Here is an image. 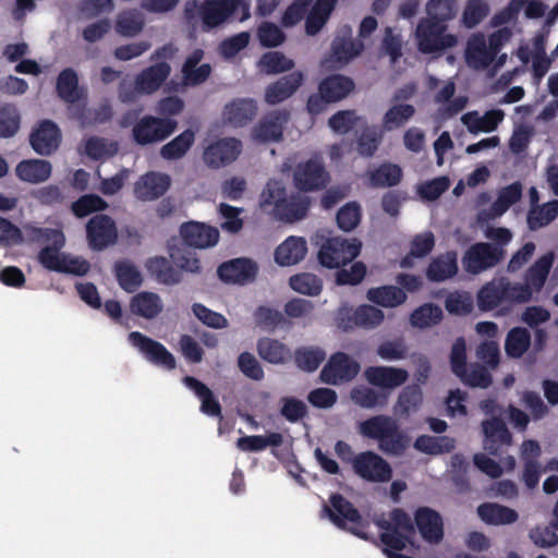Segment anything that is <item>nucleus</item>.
Returning <instances> with one entry per match:
<instances>
[{
	"label": "nucleus",
	"mask_w": 558,
	"mask_h": 558,
	"mask_svg": "<svg viewBox=\"0 0 558 558\" xmlns=\"http://www.w3.org/2000/svg\"><path fill=\"white\" fill-rule=\"evenodd\" d=\"M259 206L277 220L292 223L306 217L311 202L299 193L289 195L281 181L269 179L260 193Z\"/></svg>",
	"instance_id": "nucleus-1"
},
{
	"label": "nucleus",
	"mask_w": 558,
	"mask_h": 558,
	"mask_svg": "<svg viewBox=\"0 0 558 558\" xmlns=\"http://www.w3.org/2000/svg\"><path fill=\"white\" fill-rule=\"evenodd\" d=\"M361 436L374 439L386 454L402 456L410 447V437L400 429L398 422L386 414L371 416L357 425Z\"/></svg>",
	"instance_id": "nucleus-2"
},
{
	"label": "nucleus",
	"mask_w": 558,
	"mask_h": 558,
	"mask_svg": "<svg viewBox=\"0 0 558 558\" xmlns=\"http://www.w3.org/2000/svg\"><path fill=\"white\" fill-rule=\"evenodd\" d=\"M242 4L241 0H189L184 4L183 15L187 24L201 21V29L208 33L226 23Z\"/></svg>",
	"instance_id": "nucleus-3"
},
{
	"label": "nucleus",
	"mask_w": 558,
	"mask_h": 558,
	"mask_svg": "<svg viewBox=\"0 0 558 558\" xmlns=\"http://www.w3.org/2000/svg\"><path fill=\"white\" fill-rule=\"evenodd\" d=\"M508 36V31L500 29L489 35L487 41L484 34H473L468 39L465 47V61L468 65L475 70L488 68L500 51Z\"/></svg>",
	"instance_id": "nucleus-4"
},
{
	"label": "nucleus",
	"mask_w": 558,
	"mask_h": 558,
	"mask_svg": "<svg viewBox=\"0 0 558 558\" xmlns=\"http://www.w3.org/2000/svg\"><path fill=\"white\" fill-rule=\"evenodd\" d=\"M361 248L362 243L356 238H328L320 243L317 259L325 268L339 269L352 263L360 255Z\"/></svg>",
	"instance_id": "nucleus-5"
},
{
	"label": "nucleus",
	"mask_w": 558,
	"mask_h": 558,
	"mask_svg": "<svg viewBox=\"0 0 558 558\" xmlns=\"http://www.w3.org/2000/svg\"><path fill=\"white\" fill-rule=\"evenodd\" d=\"M447 24L423 19L416 27L417 48L422 53H434L457 45V36L447 34Z\"/></svg>",
	"instance_id": "nucleus-6"
},
{
	"label": "nucleus",
	"mask_w": 558,
	"mask_h": 558,
	"mask_svg": "<svg viewBox=\"0 0 558 558\" xmlns=\"http://www.w3.org/2000/svg\"><path fill=\"white\" fill-rule=\"evenodd\" d=\"M506 255L504 247L488 243L472 244L462 257V266L468 274L480 275L497 266Z\"/></svg>",
	"instance_id": "nucleus-7"
},
{
	"label": "nucleus",
	"mask_w": 558,
	"mask_h": 558,
	"mask_svg": "<svg viewBox=\"0 0 558 558\" xmlns=\"http://www.w3.org/2000/svg\"><path fill=\"white\" fill-rule=\"evenodd\" d=\"M293 184L300 192L324 190L330 181L329 172L319 157L299 162L293 169Z\"/></svg>",
	"instance_id": "nucleus-8"
},
{
	"label": "nucleus",
	"mask_w": 558,
	"mask_h": 558,
	"mask_svg": "<svg viewBox=\"0 0 558 558\" xmlns=\"http://www.w3.org/2000/svg\"><path fill=\"white\" fill-rule=\"evenodd\" d=\"M355 475L371 483H386L392 477L390 464L378 453L367 450L355 454L351 461Z\"/></svg>",
	"instance_id": "nucleus-9"
},
{
	"label": "nucleus",
	"mask_w": 558,
	"mask_h": 558,
	"mask_svg": "<svg viewBox=\"0 0 558 558\" xmlns=\"http://www.w3.org/2000/svg\"><path fill=\"white\" fill-rule=\"evenodd\" d=\"M177 126L178 123L173 119L144 116L133 126L132 135L136 144L144 146L166 140L175 131Z\"/></svg>",
	"instance_id": "nucleus-10"
},
{
	"label": "nucleus",
	"mask_w": 558,
	"mask_h": 558,
	"mask_svg": "<svg viewBox=\"0 0 558 558\" xmlns=\"http://www.w3.org/2000/svg\"><path fill=\"white\" fill-rule=\"evenodd\" d=\"M129 341L137 348L144 357L151 364L172 371L177 366L173 354L159 341L154 340L140 331H132Z\"/></svg>",
	"instance_id": "nucleus-11"
},
{
	"label": "nucleus",
	"mask_w": 558,
	"mask_h": 558,
	"mask_svg": "<svg viewBox=\"0 0 558 558\" xmlns=\"http://www.w3.org/2000/svg\"><path fill=\"white\" fill-rule=\"evenodd\" d=\"M360 364L344 352L333 353L320 371V380L328 385L351 381L360 372Z\"/></svg>",
	"instance_id": "nucleus-12"
},
{
	"label": "nucleus",
	"mask_w": 558,
	"mask_h": 558,
	"mask_svg": "<svg viewBox=\"0 0 558 558\" xmlns=\"http://www.w3.org/2000/svg\"><path fill=\"white\" fill-rule=\"evenodd\" d=\"M86 238L94 251H102L116 243L118 229L114 220L105 214L95 215L86 223Z\"/></svg>",
	"instance_id": "nucleus-13"
},
{
	"label": "nucleus",
	"mask_w": 558,
	"mask_h": 558,
	"mask_svg": "<svg viewBox=\"0 0 558 558\" xmlns=\"http://www.w3.org/2000/svg\"><path fill=\"white\" fill-rule=\"evenodd\" d=\"M323 512L339 529L345 530L347 523L354 526L362 524V515L354 505L339 493L329 497V506H323Z\"/></svg>",
	"instance_id": "nucleus-14"
},
{
	"label": "nucleus",
	"mask_w": 558,
	"mask_h": 558,
	"mask_svg": "<svg viewBox=\"0 0 558 558\" xmlns=\"http://www.w3.org/2000/svg\"><path fill=\"white\" fill-rule=\"evenodd\" d=\"M289 117L287 110L270 111L253 128V138L258 143L280 142Z\"/></svg>",
	"instance_id": "nucleus-15"
},
{
	"label": "nucleus",
	"mask_w": 558,
	"mask_h": 558,
	"mask_svg": "<svg viewBox=\"0 0 558 558\" xmlns=\"http://www.w3.org/2000/svg\"><path fill=\"white\" fill-rule=\"evenodd\" d=\"M257 264L245 257L234 258L222 263L217 274L221 281L227 283L245 284L253 282L257 276Z\"/></svg>",
	"instance_id": "nucleus-16"
},
{
	"label": "nucleus",
	"mask_w": 558,
	"mask_h": 558,
	"mask_svg": "<svg viewBox=\"0 0 558 558\" xmlns=\"http://www.w3.org/2000/svg\"><path fill=\"white\" fill-rule=\"evenodd\" d=\"M242 151V143L234 137L221 138L210 144L204 151V161L213 168L233 162Z\"/></svg>",
	"instance_id": "nucleus-17"
},
{
	"label": "nucleus",
	"mask_w": 558,
	"mask_h": 558,
	"mask_svg": "<svg viewBox=\"0 0 558 558\" xmlns=\"http://www.w3.org/2000/svg\"><path fill=\"white\" fill-rule=\"evenodd\" d=\"M484 449L492 456H499L502 447L511 446L512 435L500 417H492L482 422Z\"/></svg>",
	"instance_id": "nucleus-18"
},
{
	"label": "nucleus",
	"mask_w": 558,
	"mask_h": 558,
	"mask_svg": "<svg viewBox=\"0 0 558 558\" xmlns=\"http://www.w3.org/2000/svg\"><path fill=\"white\" fill-rule=\"evenodd\" d=\"M417 527L422 538L429 544H438L444 537L441 515L429 507H420L414 513V527Z\"/></svg>",
	"instance_id": "nucleus-19"
},
{
	"label": "nucleus",
	"mask_w": 558,
	"mask_h": 558,
	"mask_svg": "<svg viewBox=\"0 0 558 558\" xmlns=\"http://www.w3.org/2000/svg\"><path fill=\"white\" fill-rule=\"evenodd\" d=\"M29 142L37 154L49 156L60 146V129L53 121L43 120L38 128L31 133Z\"/></svg>",
	"instance_id": "nucleus-20"
},
{
	"label": "nucleus",
	"mask_w": 558,
	"mask_h": 558,
	"mask_svg": "<svg viewBox=\"0 0 558 558\" xmlns=\"http://www.w3.org/2000/svg\"><path fill=\"white\" fill-rule=\"evenodd\" d=\"M180 235L184 244L191 248L210 247L219 240V232L216 228L195 221L183 223L180 227Z\"/></svg>",
	"instance_id": "nucleus-21"
},
{
	"label": "nucleus",
	"mask_w": 558,
	"mask_h": 558,
	"mask_svg": "<svg viewBox=\"0 0 558 558\" xmlns=\"http://www.w3.org/2000/svg\"><path fill=\"white\" fill-rule=\"evenodd\" d=\"M368 384L383 389H395L402 386L409 378L404 368L392 366H368L364 371Z\"/></svg>",
	"instance_id": "nucleus-22"
},
{
	"label": "nucleus",
	"mask_w": 558,
	"mask_h": 558,
	"mask_svg": "<svg viewBox=\"0 0 558 558\" xmlns=\"http://www.w3.org/2000/svg\"><path fill=\"white\" fill-rule=\"evenodd\" d=\"M170 187L168 174L148 172L134 186L135 195L142 201H154L162 196Z\"/></svg>",
	"instance_id": "nucleus-23"
},
{
	"label": "nucleus",
	"mask_w": 558,
	"mask_h": 558,
	"mask_svg": "<svg viewBox=\"0 0 558 558\" xmlns=\"http://www.w3.org/2000/svg\"><path fill=\"white\" fill-rule=\"evenodd\" d=\"M304 80L302 72H292L283 75L275 83L267 86L265 100L269 105H277L291 97L302 85Z\"/></svg>",
	"instance_id": "nucleus-24"
},
{
	"label": "nucleus",
	"mask_w": 558,
	"mask_h": 558,
	"mask_svg": "<svg viewBox=\"0 0 558 558\" xmlns=\"http://www.w3.org/2000/svg\"><path fill=\"white\" fill-rule=\"evenodd\" d=\"M171 66L167 62H159L144 69L135 78V89L140 94H153L159 89L168 78Z\"/></svg>",
	"instance_id": "nucleus-25"
},
{
	"label": "nucleus",
	"mask_w": 558,
	"mask_h": 558,
	"mask_svg": "<svg viewBox=\"0 0 558 558\" xmlns=\"http://www.w3.org/2000/svg\"><path fill=\"white\" fill-rule=\"evenodd\" d=\"M58 97L66 104H76L86 98V90L80 86L78 75L72 68L63 69L56 82Z\"/></svg>",
	"instance_id": "nucleus-26"
},
{
	"label": "nucleus",
	"mask_w": 558,
	"mask_h": 558,
	"mask_svg": "<svg viewBox=\"0 0 558 558\" xmlns=\"http://www.w3.org/2000/svg\"><path fill=\"white\" fill-rule=\"evenodd\" d=\"M355 87L354 81L343 74H330L320 81L318 90L329 102L344 99Z\"/></svg>",
	"instance_id": "nucleus-27"
},
{
	"label": "nucleus",
	"mask_w": 558,
	"mask_h": 558,
	"mask_svg": "<svg viewBox=\"0 0 558 558\" xmlns=\"http://www.w3.org/2000/svg\"><path fill=\"white\" fill-rule=\"evenodd\" d=\"M257 113V104L251 98H238L227 104L223 109L226 121L233 126H244Z\"/></svg>",
	"instance_id": "nucleus-28"
},
{
	"label": "nucleus",
	"mask_w": 558,
	"mask_h": 558,
	"mask_svg": "<svg viewBox=\"0 0 558 558\" xmlns=\"http://www.w3.org/2000/svg\"><path fill=\"white\" fill-rule=\"evenodd\" d=\"M307 253V243L303 238L289 236L275 251V260L280 266L300 263Z\"/></svg>",
	"instance_id": "nucleus-29"
},
{
	"label": "nucleus",
	"mask_w": 558,
	"mask_h": 558,
	"mask_svg": "<svg viewBox=\"0 0 558 558\" xmlns=\"http://www.w3.org/2000/svg\"><path fill=\"white\" fill-rule=\"evenodd\" d=\"M458 272V255L454 251H449L434 257L427 269L426 277L432 282H441L452 278Z\"/></svg>",
	"instance_id": "nucleus-30"
},
{
	"label": "nucleus",
	"mask_w": 558,
	"mask_h": 558,
	"mask_svg": "<svg viewBox=\"0 0 558 558\" xmlns=\"http://www.w3.org/2000/svg\"><path fill=\"white\" fill-rule=\"evenodd\" d=\"M182 381L201 399V411L204 414L213 417H222L219 401L204 383L193 376H185Z\"/></svg>",
	"instance_id": "nucleus-31"
},
{
	"label": "nucleus",
	"mask_w": 558,
	"mask_h": 558,
	"mask_svg": "<svg viewBox=\"0 0 558 558\" xmlns=\"http://www.w3.org/2000/svg\"><path fill=\"white\" fill-rule=\"evenodd\" d=\"M477 515L488 525H506L518 521L514 509L496 502H484L477 507Z\"/></svg>",
	"instance_id": "nucleus-32"
},
{
	"label": "nucleus",
	"mask_w": 558,
	"mask_h": 558,
	"mask_svg": "<svg viewBox=\"0 0 558 558\" xmlns=\"http://www.w3.org/2000/svg\"><path fill=\"white\" fill-rule=\"evenodd\" d=\"M256 351L262 360L270 364H284L292 359V352L287 344L269 337L257 340Z\"/></svg>",
	"instance_id": "nucleus-33"
},
{
	"label": "nucleus",
	"mask_w": 558,
	"mask_h": 558,
	"mask_svg": "<svg viewBox=\"0 0 558 558\" xmlns=\"http://www.w3.org/2000/svg\"><path fill=\"white\" fill-rule=\"evenodd\" d=\"M15 172L24 182L41 183L51 175V163L44 159H26L17 163Z\"/></svg>",
	"instance_id": "nucleus-34"
},
{
	"label": "nucleus",
	"mask_w": 558,
	"mask_h": 558,
	"mask_svg": "<svg viewBox=\"0 0 558 558\" xmlns=\"http://www.w3.org/2000/svg\"><path fill=\"white\" fill-rule=\"evenodd\" d=\"M163 308L160 296L155 292L143 291L135 294L130 301V310L133 314L153 319L157 317Z\"/></svg>",
	"instance_id": "nucleus-35"
},
{
	"label": "nucleus",
	"mask_w": 558,
	"mask_h": 558,
	"mask_svg": "<svg viewBox=\"0 0 558 558\" xmlns=\"http://www.w3.org/2000/svg\"><path fill=\"white\" fill-rule=\"evenodd\" d=\"M477 306L482 312H489L506 303L501 277L486 282L477 292Z\"/></svg>",
	"instance_id": "nucleus-36"
},
{
	"label": "nucleus",
	"mask_w": 558,
	"mask_h": 558,
	"mask_svg": "<svg viewBox=\"0 0 558 558\" xmlns=\"http://www.w3.org/2000/svg\"><path fill=\"white\" fill-rule=\"evenodd\" d=\"M554 263V253L549 252L537 258L532 264L524 275L525 284L530 286L533 292H539L550 272Z\"/></svg>",
	"instance_id": "nucleus-37"
},
{
	"label": "nucleus",
	"mask_w": 558,
	"mask_h": 558,
	"mask_svg": "<svg viewBox=\"0 0 558 558\" xmlns=\"http://www.w3.org/2000/svg\"><path fill=\"white\" fill-rule=\"evenodd\" d=\"M113 272L121 289L128 293L135 292L143 283L141 271L129 259L117 260Z\"/></svg>",
	"instance_id": "nucleus-38"
},
{
	"label": "nucleus",
	"mask_w": 558,
	"mask_h": 558,
	"mask_svg": "<svg viewBox=\"0 0 558 558\" xmlns=\"http://www.w3.org/2000/svg\"><path fill=\"white\" fill-rule=\"evenodd\" d=\"M146 268L159 283L172 286L179 283L182 279L181 271L175 269L163 256L149 258Z\"/></svg>",
	"instance_id": "nucleus-39"
},
{
	"label": "nucleus",
	"mask_w": 558,
	"mask_h": 558,
	"mask_svg": "<svg viewBox=\"0 0 558 558\" xmlns=\"http://www.w3.org/2000/svg\"><path fill=\"white\" fill-rule=\"evenodd\" d=\"M367 299L383 307H396L407 301V293L400 287L381 286L371 288L367 291Z\"/></svg>",
	"instance_id": "nucleus-40"
},
{
	"label": "nucleus",
	"mask_w": 558,
	"mask_h": 558,
	"mask_svg": "<svg viewBox=\"0 0 558 558\" xmlns=\"http://www.w3.org/2000/svg\"><path fill=\"white\" fill-rule=\"evenodd\" d=\"M368 179L372 187L396 186L402 180V170L396 163L385 162L368 171Z\"/></svg>",
	"instance_id": "nucleus-41"
},
{
	"label": "nucleus",
	"mask_w": 558,
	"mask_h": 558,
	"mask_svg": "<svg viewBox=\"0 0 558 558\" xmlns=\"http://www.w3.org/2000/svg\"><path fill=\"white\" fill-rule=\"evenodd\" d=\"M376 525L384 531L401 532L412 536L415 534L411 517L401 508L392 509L389 512V520L379 519Z\"/></svg>",
	"instance_id": "nucleus-42"
},
{
	"label": "nucleus",
	"mask_w": 558,
	"mask_h": 558,
	"mask_svg": "<svg viewBox=\"0 0 558 558\" xmlns=\"http://www.w3.org/2000/svg\"><path fill=\"white\" fill-rule=\"evenodd\" d=\"M283 442V437L280 433H269L266 436L252 435L240 437L236 441V447L245 452H257L265 450L268 446L279 447Z\"/></svg>",
	"instance_id": "nucleus-43"
},
{
	"label": "nucleus",
	"mask_w": 558,
	"mask_h": 558,
	"mask_svg": "<svg viewBox=\"0 0 558 558\" xmlns=\"http://www.w3.org/2000/svg\"><path fill=\"white\" fill-rule=\"evenodd\" d=\"M530 344V331L523 327H514L507 333L505 350L508 356L519 359L527 351Z\"/></svg>",
	"instance_id": "nucleus-44"
},
{
	"label": "nucleus",
	"mask_w": 558,
	"mask_h": 558,
	"mask_svg": "<svg viewBox=\"0 0 558 558\" xmlns=\"http://www.w3.org/2000/svg\"><path fill=\"white\" fill-rule=\"evenodd\" d=\"M558 216V201H551L543 206H532L527 213V226L531 230H538L553 220H555Z\"/></svg>",
	"instance_id": "nucleus-45"
},
{
	"label": "nucleus",
	"mask_w": 558,
	"mask_h": 558,
	"mask_svg": "<svg viewBox=\"0 0 558 558\" xmlns=\"http://www.w3.org/2000/svg\"><path fill=\"white\" fill-rule=\"evenodd\" d=\"M442 316V310L439 305L425 303L411 313L410 323L413 327L423 329L439 324Z\"/></svg>",
	"instance_id": "nucleus-46"
},
{
	"label": "nucleus",
	"mask_w": 558,
	"mask_h": 558,
	"mask_svg": "<svg viewBox=\"0 0 558 558\" xmlns=\"http://www.w3.org/2000/svg\"><path fill=\"white\" fill-rule=\"evenodd\" d=\"M195 141V134L191 130H185L172 141L163 145L160 155L167 160H175L182 158L192 147Z\"/></svg>",
	"instance_id": "nucleus-47"
},
{
	"label": "nucleus",
	"mask_w": 558,
	"mask_h": 558,
	"mask_svg": "<svg viewBox=\"0 0 558 558\" xmlns=\"http://www.w3.org/2000/svg\"><path fill=\"white\" fill-rule=\"evenodd\" d=\"M119 146L114 141L99 136H90L85 142V154L93 160H106L118 153Z\"/></svg>",
	"instance_id": "nucleus-48"
},
{
	"label": "nucleus",
	"mask_w": 558,
	"mask_h": 558,
	"mask_svg": "<svg viewBox=\"0 0 558 558\" xmlns=\"http://www.w3.org/2000/svg\"><path fill=\"white\" fill-rule=\"evenodd\" d=\"M351 400L363 409H374L387 404L388 395L378 392L366 386L354 387L350 392Z\"/></svg>",
	"instance_id": "nucleus-49"
},
{
	"label": "nucleus",
	"mask_w": 558,
	"mask_h": 558,
	"mask_svg": "<svg viewBox=\"0 0 558 558\" xmlns=\"http://www.w3.org/2000/svg\"><path fill=\"white\" fill-rule=\"evenodd\" d=\"M364 50V44L360 39L336 38L331 46L332 58L341 63H347L361 54Z\"/></svg>",
	"instance_id": "nucleus-50"
},
{
	"label": "nucleus",
	"mask_w": 558,
	"mask_h": 558,
	"mask_svg": "<svg viewBox=\"0 0 558 558\" xmlns=\"http://www.w3.org/2000/svg\"><path fill=\"white\" fill-rule=\"evenodd\" d=\"M325 359V351L317 347L299 348L294 352V361L296 366L305 372L316 371Z\"/></svg>",
	"instance_id": "nucleus-51"
},
{
	"label": "nucleus",
	"mask_w": 558,
	"mask_h": 558,
	"mask_svg": "<svg viewBox=\"0 0 558 558\" xmlns=\"http://www.w3.org/2000/svg\"><path fill=\"white\" fill-rule=\"evenodd\" d=\"M415 113V108L409 104L390 107L383 118V128L386 131L403 126Z\"/></svg>",
	"instance_id": "nucleus-52"
},
{
	"label": "nucleus",
	"mask_w": 558,
	"mask_h": 558,
	"mask_svg": "<svg viewBox=\"0 0 558 558\" xmlns=\"http://www.w3.org/2000/svg\"><path fill=\"white\" fill-rule=\"evenodd\" d=\"M21 125V116L14 105L5 104L0 106V137L9 138L14 136Z\"/></svg>",
	"instance_id": "nucleus-53"
},
{
	"label": "nucleus",
	"mask_w": 558,
	"mask_h": 558,
	"mask_svg": "<svg viewBox=\"0 0 558 558\" xmlns=\"http://www.w3.org/2000/svg\"><path fill=\"white\" fill-rule=\"evenodd\" d=\"M362 218V209L357 202H349L343 205L336 215L337 226L344 232L354 230Z\"/></svg>",
	"instance_id": "nucleus-54"
},
{
	"label": "nucleus",
	"mask_w": 558,
	"mask_h": 558,
	"mask_svg": "<svg viewBox=\"0 0 558 558\" xmlns=\"http://www.w3.org/2000/svg\"><path fill=\"white\" fill-rule=\"evenodd\" d=\"M423 395L417 385H409L402 389L395 407L396 412L402 415H409L410 412L416 411L422 403Z\"/></svg>",
	"instance_id": "nucleus-55"
},
{
	"label": "nucleus",
	"mask_w": 558,
	"mask_h": 558,
	"mask_svg": "<svg viewBox=\"0 0 558 558\" xmlns=\"http://www.w3.org/2000/svg\"><path fill=\"white\" fill-rule=\"evenodd\" d=\"M289 283L295 292L311 296L318 295L323 290L322 280L316 275L310 272L292 276Z\"/></svg>",
	"instance_id": "nucleus-56"
},
{
	"label": "nucleus",
	"mask_w": 558,
	"mask_h": 558,
	"mask_svg": "<svg viewBox=\"0 0 558 558\" xmlns=\"http://www.w3.org/2000/svg\"><path fill=\"white\" fill-rule=\"evenodd\" d=\"M458 11L456 0H429L426 5V12L429 20L446 24L452 20Z\"/></svg>",
	"instance_id": "nucleus-57"
},
{
	"label": "nucleus",
	"mask_w": 558,
	"mask_h": 558,
	"mask_svg": "<svg viewBox=\"0 0 558 558\" xmlns=\"http://www.w3.org/2000/svg\"><path fill=\"white\" fill-rule=\"evenodd\" d=\"M253 317L255 325L266 331H274L284 323L281 312L264 305L254 311Z\"/></svg>",
	"instance_id": "nucleus-58"
},
{
	"label": "nucleus",
	"mask_w": 558,
	"mask_h": 558,
	"mask_svg": "<svg viewBox=\"0 0 558 558\" xmlns=\"http://www.w3.org/2000/svg\"><path fill=\"white\" fill-rule=\"evenodd\" d=\"M458 377L464 385L470 387H480L485 389L493 383L492 375L487 367L480 363L471 364L464 369V374Z\"/></svg>",
	"instance_id": "nucleus-59"
},
{
	"label": "nucleus",
	"mask_w": 558,
	"mask_h": 558,
	"mask_svg": "<svg viewBox=\"0 0 558 558\" xmlns=\"http://www.w3.org/2000/svg\"><path fill=\"white\" fill-rule=\"evenodd\" d=\"M259 64L268 74H277L290 71L294 66V62L287 58L282 52L270 51L262 56Z\"/></svg>",
	"instance_id": "nucleus-60"
},
{
	"label": "nucleus",
	"mask_w": 558,
	"mask_h": 558,
	"mask_svg": "<svg viewBox=\"0 0 558 558\" xmlns=\"http://www.w3.org/2000/svg\"><path fill=\"white\" fill-rule=\"evenodd\" d=\"M107 207V202L100 196L96 194H86L72 204V211L76 217L83 218L95 211L105 210Z\"/></svg>",
	"instance_id": "nucleus-61"
},
{
	"label": "nucleus",
	"mask_w": 558,
	"mask_h": 558,
	"mask_svg": "<svg viewBox=\"0 0 558 558\" xmlns=\"http://www.w3.org/2000/svg\"><path fill=\"white\" fill-rule=\"evenodd\" d=\"M505 289V300L508 304H524L532 300L533 293L529 284L512 283L508 278L501 277Z\"/></svg>",
	"instance_id": "nucleus-62"
},
{
	"label": "nucleus",
	"mask_w": 558,
	"mask_h": 558,
	"mask_svg": "<svg viewBox=\"0 0 558 558\" xmlns=\"http://www.w3.org/2000/svg\"><path fill=\"white\" fill-rule=\"evenodd\" d=\"M64 244H54L44 246L37 256L38 263L50 271L60 272L65 254L60 253Z\"/></svg>",
	"instance_id": "nucleus-63"
},
{
	"label": "nucleus",
	"mask_w": 558,
	"mask_h": 558,
	"mask_svg": "<svg viewBox=\"0 0 558 558\" xmlns=\"http://www.w3.org/2000/svg\"><path fill=\"white\" fill-rule=\"evenodd\" d=\"M384 317L381 310L364 304L354 311L352 320L359 327L373 328L378 326L384 320Z\"/></svg>",
	"instance_id": "nucleus-64"
}]
</instances>
